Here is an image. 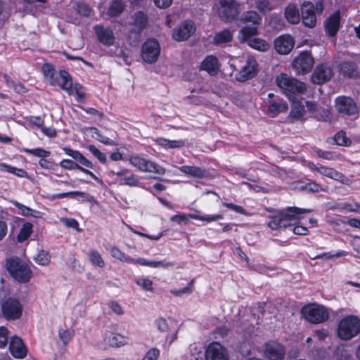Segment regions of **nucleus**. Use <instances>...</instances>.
<instances>
[{"label": "nucleus", "instance_id": "obj_1", "mask_svg": "<svg viewBox=\"0 0 360 360\" xmlns=\"http://www.w3.org/2000/svg\"><path fill=\"white\" fill-rule=\"evenodd\" d=\"M311 210L302 209L297 207H288L278 210L269 217L268 226L273 230L285 229L295 224L300 219V215L309 213Z\"/></svg>", "mask_w": 360, "mask_h": 360}, {"label": "nucleus", "instance_id": "obj_2", "mask_svg": "<svg viewBox=\"0 0 360 360\" xmlns=\"http://www.w3.org/2000/svg\"><path fill=\"white\" fill-rule=\"evenodd\" d=\"M44 77L52 86L58 85L70 95L72 93V79L65 70L56 72L51 64L45 63L42 66Z\"/></svg>", "mask_w": 360, "mask_h": 360}, {"label": "nucleus", "instance_id": "obj_3", "mask_svg": "<svg viewBox=\"0 0 360 360\" xmlns=\"http://www.w3.org/2000/svg\"><path fill=\"white\" fill-rule=\"evenodd\" d=\"M5 266L9 274L20 283L27 282L31 277L32 271L30 267L18 257H13L7 259Z\"/></svg>", "mask_w": 360, "mask_h": 360}, {"label": "nucleus", "instance_id": "obj_4", "mask_svg": "<svg viewBox=\"0 0 360 360\" xmlns=\"http://www.w3.org/2000/svg\"><path fill=\"white\" fill-rule=\"evenodd\" d=\"M360 332V319L354 315L343 318L338 326V335L345 340L352 339Z\"/></svg>", "mask_w": 360, "mask_h": 360}, {"label": "nucleus", "instance_id": "obj_5", "mask_svg": "<svg viewBox=\"0 0 360 360\" xmlns=\"http://www.w3.org/2000/svg\"><path fill=\"white\" fill-rule=\"evenodd\" d=\"M301 17L303 24L309 27L313 28L316 25V14H321L323 10L321 1H317L316 6L309 1H305L300 7Z\"/></svg>", "mask_w": 360, "mask_h": 360}, {"label": "nucleus", "instance_id": "obj_6", "mask_svg": "<svg viewBox=\"0 0 360 360\" xmlns=\"http://www.w3.org/2000/svg\"><path fill=\"white\" fill-rule=\"evenodd\" d=\"M301 311L303 317L313 324L323 323L329 318L328 309L316 303L303 307Z\"/></svg>", "mask_w": 360, "mask_h": 360}, {"label": "nucleus", "instance_id": "obj_7", "mask_svg": "<svg viewBox=\"0 0 360 360\" xmlns=\"http://www.w3.org/2000/svg\"><path fill=\"white\" fill-rule=\"evenodd\" d=\"M276 83L277 86L285 93L297 94H304L306 91V85L304 83L295 78L290 77L284 73L276 77Z\"/></svg>", "mask_w": 360, "mask_h": 360}, {"label": "nucleus", "instance_id": "obj_8", "mask_svg": "<svg viewBox=\"0 0 360 360\" xmlns=\"http://www.w3.org/2000/svg\"><path fill=\"white\" fill-rule=\"evenodd\" d=\"M1 309L5 319L14 321L21 317L23 307L18 299L9 297L2 302Z\"/></svg>", "mask_w": 360, "mask_h": 360}, {"label": "nucleus", "instance_id": "obj_9", "mask_svg": "<svg viewBox=\"0 0 360 360\" xmlns=\"http://www.w3.org/2000/svg\"><path fill=\"white\" fill-rule=\"evenodd\" d=\"M219 15L224 21L231 22L235 20L241 12V5L235 0H219Z\"/></svg>", "mask_w": 360, "mask_h": 360}, {"label": "nucleus", "instance_id": "obj_10", "mask_svg": "<svg viewBox=\"0 0 360 360\" xmlns=\"http://www.w3.org/2000/svg\"><path fill=\"white\" fill-rule=\"evenodd\" d=\"M335 108L337 112L344 116H356L359 114V108L353 98L340 96L335 98Z\"/></svg>", "mask_w": 360, "mask_h": 360}, {"label": "nucleus", "instance_id": "obj_11", "mask_svg": "<svg viewBox=\"0 0 360 360\" xmlns=\"http://www.w3.org/2000/svg\"><path fill=\"white\" fill-rule=\"evenodd\" d=\"M129 162L142 172H154L160 175L165 174L166 172V169L164 167L137 155L131 156L129 158Z\"/></svg>", "mask_w": 360, "mask_h": 360}, {"label": "nucleus", "instance_id": "obj_12", "mask_svg": "<svg viewBox=\"0 0 360 360\" xmlns=\"http://www.w3.org/2000/svg\"><path fill=\"white\" fill-rule=\"evenodd\" d=\"M258 71V64L256 59L252 56H248L245 64L236 75V79L238 82H244L255 77Z\"/></svg>", "mask_w": 360, "mask_h": 360}, {"label": "nucleus", "instance_id": "obj_13", "mask_svg": "<svg viewBox=\"0 0 360 360\" xmlns=\"http://www.w3.org/2000/svg\"><path fill=\"white\" fill-rule=\"evenodd\" d=\"M314 63L311 53L303 51L293 60L292 65L297 74L304 75L311 70Z\"/></svg>", "mask_w": 360, "mask_h": 360}, {"label": "nucleus", "instance_id": "obj_14", "mask_svg": "<svg viewBox=\"0 0 360 360\" xmlns=\"http://www.w3.org/2000/svg\"><path fill=\"white\" fill-rule=\"evenodd\" d=\"M262 350L264 356L268 360H283L285 354L284 346L274 341L265 343Z\"/></svg>", "mask_w": 360, "mask_h": 360}, {"label": "nucleus", "instance_id": "obj_15", "mask_svg": "<svg viewBox=\"0 0 360 360\" xmlns=\"http://www.w3.org/2000/svg\"><path fill=\"white\" fill-rule=\"evenodd\" d=\"M160 53V45L155 39H149L142 46V58L148 63H155L158 60Z\"/></svg>", "mask_w": 360, "mask_h": 360}, {"label": "nucleus", "instance_id": "obj_16", "mask_svg": "<svg viewBox=\"0 0 360 360\" xmlns=\"http://www.w3.org/2000/svg\"><path fill=\"white\" fill-rule=\"evenodd\" d=\"M195 32V24L191 20H185L173 30L174 40L182 41L187 40Z\"/></svg>", "mask_w": 360, "mask_h": 360}, {"label": "nucleus", "instance_id": "obj_17", "mask_svg": "<svg viewBox=\"0 0 360 360\" xmlns=\"http://www.w3.org/2000/svg\"><path fill=\"white\" fill-rule=\"evenodd\" d=\"M205 360H229L227 350L219 342H214L206 349Z\"/></svg>", "mask_w": 360, "mask_h": 360}, {"label": "nucleus", "instance_id": "obj_18", "mask_svg": "<svg viewBox=\"0 0 360 360\" xmlns=\"http://www.w3.org/2000/svg\"><path fill=\"white\" fill-rule=\"evenodd\" d=\"M333 76V69L326 64H321L314 70L311 80L314 84H321L330 80Z\"/></svg>", "mask_w": 360, "mask_h": 360}, {"label": "nucleus", "instance_id": "obj_19", "mask_svg": "<svg viewBox=\"0 0 360 360\" xmlns=\"http://www.w3.org/2000/svg\"><path fill=\"white\" fill-rule=\"evenodd\" d=\"M94 30L98 40L101 44L107 46H112L114 44L115 37L110 27H105L103 25H96Z\"/></svg>", "mask_w": 360, "mask_h": 360}, {"label": "nucleus", "instance_id": "obj_20", "mask_svg": "<svg viewBox=\"0 0 360 360\" xmlns=\"http://www.w3.org/2000/svg\"><path fill=\"white\" fill-rule=\"evenodd\" d=\"M294 40L290 35H282L274 41L276 51L280 54L289 53L294 47Z\"/></svg>", "mask_w": 360, "mask_h": 360}, {"label": "nucleus", "instance_id": "obj_21", "mask_svg": "<svg viewBox=\"0 0 360 360\" xmlns=\"http://www.w3.org/2000/svg\"><path fill=\"white\" fill-rule=\"evenodd\" d=\"M148 15L142 12L138 11L131 15V22L130 24L134 26L131 32L139 34L148 25Z\"/></svg>", "mask_w": 360, "mask_h": 360}, {"label": "nucleus", "instance_id": "obj_22", "mask_svg": "<svg viewBox=\"0 0 360 360\" xmlns=\"http://www.w3.org/2000/svg\"><path fill=\"white\" fill-rule=\"evenodd\" d=\"M9 349L12 355L18 359L24 358L27 354V350L22 340L18 337H13L11 339Z\"/></svg>", "mask_w": 360, "mask_h": 360}, {"label": "nucleus", "instance_id": "obj_23", "mask_svg": "<svg viewBox=\"0 0 360 360\" xmlns=\"http://www.w3.org/2000/svg\"><path fill=\"white\" fill-rule=\"evenodd\" d=\"M340 16L338 12L335 13L331 15L325 22V28L327 33L330 37H334L336 35L340 27Z\"/></svg>", "mask_w": 360, "mask_h": 360}, {"label": "nucleus", "instance_id": "obj_24", "mask_svg": "<svg viewBox=\"0 0 360 360\" xmlns=\"http://www.w3.org/2000/svg\"><path fill=\"white\" fill-rule=\"evenodd\" d=\"M284 15L286 20L292 25H297L300 22V15L296 4L290 3L285 8Z\"/></svg>", "mask_w": 360, "mask_h": 360}, {"label": "nucleus", "instance_id": "obj_25", "mask_svg": "<svg viewBox=\"0 0 360 360\" xmlns=\"http://www.w3.org/2000/svg\"><path fill=\"white\" fill-rule=\"evenodd\" d=\"M201 69L207 71L211 75H215L219 71V63L217 57L207 56L201 63Z\"/></svg>", "mask_w": 360, "mask_h": 360}, {"label": "nucleus", "instance_id": "obj_26", "mask_svg": "<svg viewBox=\"0 0 360 360\" xmlns=\"http://www.w3.org/2000/svg\"><path fill=\"white\" fill-rule=\"evenodd\" d=\"M290 117L294 120H304L307 119L304 106L300 101H293Z\"/></svg>", "mask_w": 360, "mask_h": 360}, {"label": "nucleus", "instance_id": "obj_27", "mask_svg": "<svg viewBox=\"0 0 360 360\" xmlns=\"http://www.w3.org/2000/svg\"><path fill=\"white\" fill-rule=\"evenodd\" d=\"M318 172L323 176L341 182H342L345 178L344 174L341 172L336 171L333 168L327 167L322 165L319 167Z\"/></svg>", "mask_w": 360, "mask_h": 360}, {"label": "nucleus", "instance_id": "obj_28", "mask_svg": "<svg viewBox=\"0 0 360 360\" xmlns=\"http://www.w3.org/2000/svg\"><path fill=\"white\" fill-rule=\"evenodd\" d=\"M179 170L185 174L196 178H204L206 176V170L195 166L184 165L179 167Z\"/></svg>", "mask_w": 360, "mask_h": 360}, {"label": "nucleus", "instance_id": "obj_29", "mask_svg": "<svg viewBox=\"0 0 360 360\" xmlns=\"http://www.w3.org/2000/svg\"><path fill=\"white\" fill-rule=\"evenodd\" d=\"M156 143L160 146L165 149H172L176 148H182L185 146V141L184 140H167L163 138H159L156 139Z\"/></svg>", "mask_w": 360, "mask_h": 360}, {"label": "nucleus", "instance_id": "obj_30", "mask_svg": "<svg viewBox=\"0 0 360 360\" xmlns=\"http://www.w3.org/2000/svg\"><path fill=\"white\" fill-rule=\"evenodd\" d=\"M340 72L345 76L352 77L357 74V67L354 62L346 61L340 65Z\"/></svg>", "mask_w": 360, "mask_h": 360}, {"label": "nucleus", "instance_id": "obj_31", "mask_svg": "<svg viewBox=\"0 0 360 360\" xmlns=\"http://www.w3.org/2000/svg\"><path fill=\"white\" fill-rule=\"evenodd\" d=\"M288 110V104L282 100L278 101H270L268 107V111L274 116L279 112H285Z\"/></svg>", "mask_w": 360, "mask_h": 360}, {"label": "nucleus", "instance_id": "obj_32", "mask_svg": "<svg viewBox=\"0 0 360 360\" xmlns=\"http://www.w3.org/2000/svg\"><path fill=\"white\" fill-rule=\"evenodd\" d=\"M247 42L250 47L260 51H266L271 46L267 41L259 38L249 39Z\"/></svg>", "mask_w": 360, "mask_h": 360}, {"label": "nucleus", "instance_id": "obj_33", "mask_svg": "<svg viewBox=\"0 0 360 360\" xmlns=\"http://www.w3.org/2000/svg\"><path fill=\"white\" fill-rule=\"evenodd\" d=\"M233 34L229 30H224L215 34L214 37V43L215 44H222L229 42L232 40Z\"/></svg>", "mask_w": 360, "mask_h": 360}, {"label": "nucleus", "instance_id": "obj_34", "mask_svg": "<svg viewBox=\"0 0 360 360\" xmlns=\"http://www.w3.org/2000/svg\"><path fill=\"white\" fill-rule=\"evenodd\" d=\"M12 203L13 205H15L16 207H18L20 211L21 214L23 216H32L35 218H39L41 217V212L34 210H32L20 202H18L16 200L12 201Z\"/></svg>", "mask_w": 360, "mask_h": 360}, {"label": "nucleus", "instance_id": "obj_35", "mask_svg": "<svg viewBox=\"0 0 360 360\" xmlns=\"http://www.w3.org/2000/svg\"><path fill=\"white\" fill-rule=\"evenodd\" d=\"M124 8V4L122 0H112L108 13L109 15L116 17L122 13Z\"/></svg>", "mask_w": 360, "mask_h": 360}, {"label": "nucleus", "instance_id": "obj_36", "mask_svg": "<svg viewBox=\"0 0 360 360\" xmlns=\"http://www.w3.org/2000/svg\"><path fill=\"white\" fill-rule=\"evenodd\" d=\"M241 21L243 22H251L256 25L261 23L262 18L257 12L250 11L243 13L241 17Z\"/></svg>", "mask_w": 360, "mask_h": 360}, {"label": "nucleus", "instance_id": "obj_37", "mask_svg": "<svg viewBox=\"0 0 360 360\" xmlns=\"http://www.w3.org/2000/svg\"><path fill=\"white\" fill-rule=\"evenodd\" d=\"M32 224L28 222L22 225L17 236V239L19 243L25 241L30 236L32 232Z\"/></svg>", "mask_w": 360, "mask_h": 360}, {"label": "nucleus", "instance_id": "obj_38", "mask_svg": "<svg viewBox=\"0 0 360 360\" xmlns=\"http://www.w3.org/2000/svg\"><path fill=\"white\" fill-rule=\"evenodd\" d=\"M106 340L111 347H120L125 343L124 338L118 333H110Z\"/></svg>", "mask_w": 360, "mask_h": 360}, {"label": "nucleus", "instance_id": "obj_39", "mask_svg": "<svg viewBox=\"0 0 360 360\" xmlns=\"http://www.w3.org/2000/svg\"><path fill=\"white\" fill-rule=\"evenodd\" d=\"M257 34V28L255 25L245 26L240 31V35L243 41H248L249 39Z\"/></svg>", "mask_w": 360, "mask_h": 360}, {"label": "nucleus", "instance_id": "obj_40", "mask_svg": "<svg viewBox=\"0 0 360 360\" xmlns=\"http://www.w3.org/2000/svg\"><path fill=\"white\" fill-rule=\"evenodd\" d=\"M332 209H340V210H345L347 212H355L360 211V203H358L356 202H354L353 203L350 202H344V203H339L335 205L334 207H332Z\"/></svg>", "mask_w": 360, "mask_h": 360}, {"label": "nucleus", "instance_id": "obj_41", "mask_svg": "<svg viewBox=\"0 0 360 360\" xmlns=\"http://www.w3.org/2000/svg\"><path fill=\"white\" fill-rule=\"evenodd\" d=\"M88 255L91 262L93 264L101 268L105 266L104 260L103 259L101 254L97 250H90Z\"/></svg>", "mask_w": 360, "mask_h": 360}, {"label": "nucleus", "instance_id": "obj_42", "mask_svg": "<svg viewBox=\"0 0 360 360\" xmlns=\"http://www.w3.org/2000/svg\"><path fill=\"white\" fill-rule=\"evenodd\" d=\"M110 253H111V255L122 261V262H135V259H133V258H131L128 256H126L122 252H121V250L117 248V247H112L110 250Z\"/></svg>", "mask_w": 360, "mask_h": 360}, {"label": "nucleus", "instance_id": "obj_43", "mask_svg": "<svg viewBox=\"0 0 360 360\" xmlns=\"http://www.w3.org/2000/svg\"><path fill=\"white\" fill-rule=\"evenodd\" d=\"M6 169L8 172L13 174L20 177H25L27 174V172L22 169H18L14 167L7 165L6 164H0V170Z\"/></svg>", "mask_w": 360, "mask_h": 360}, {"label": "nucleus", "instance_id": "obj_44", "mask_svg": "<svg viewBox=\"0 0 360 360\" xmlns=\"http://www.w3.org/2000/svg\"><path fill=\"white\" fill-rule=\"evenodd\" d=\"M335 143L341 146H349L352 141L347 137L346 133L344 131H340L334 136Z\"/></svg>", "mask_w": 360, "mask_h": 360}, {"label": "nucleus", "instance_id": "obj_45", "mask_svg": "<svg viewBox=\"0 0 360 360\" xmlns=\"http://www.w3.org/2000/svg\"><path fill=\"white\" fill-rule=\"evenodd\" d=\"M312 117L316 118L318 121L326 122L330 120L331 114L328 110L320 107Z\"/></svg>", "mask_w": 360, "mask_h": 360}, {"label": "nucleus", "instance_id": "obj_46", "mask_svg": "<svg viewBox=\"0 0 360 360\" xmlns=\"http://www.w3.org/2000/svg\"><path fill=\"white\" fill-rule=\"evenodd\" d=\"M328 187H323L322 186L316 184L314 181L309 182L304 186H302L301 190L307 191L311 193H318L320 191H326Z\"/></svg>", "mask_w": 360, "mask_h": 360}, {"label": "nucleus", "instance_id": "obj_47", "mask_svg": "<svg viewBox=\"0 0 360 360\" xmlns=\"http://www.w3.org/2000/svg\"><path fill=\"white\" fill-rule=\"evenodd\" d=\"M188 216L191 219L205 221L206 222L215 221L223 219V215L220 214L209 216H200L197 214H189Z\"/></svg>", "mask_w": 360, "mask_h": 360}, {"label": "nucleus", "instance_id": "obj_48", "mask_svg": "<svg viewBox=\"0 0 360 360\" xmlns=\"http://www.w3.org/2000/svg\"><path fill=\"white\" fill-rule=\"evenodd\" d=\"M122 181V184H125L129 186H139V179L134 174H127L125 177L120 179Z\"/></svg>", "mask_w": 360, "mask_h": 360}, {"label": "nucleus", "instance_id": "obj_49", "mask_svg": "<svg viewBox=\"0 0 360 360\" xmlns=\"http://www.w3.org/2000/svg\"><path fill=\"white\" fill-rule=\"evenodd\" d=\"M87 149L103 164L106 163L107 158L105 153L98 150L94 145H89Z\"/></svg>", "mask_w": 360, "mask_h": 360}, {"label": "nucleus", "instance_id": "obj_50", "mask_svg": "<svg viewBox=\"0 0 360 360\" xmlns=\"http://www.w3.org/2000/svg\"><path fill=\"white\" fill-rule=\"evenodd\" d=\"M34 259L37 264L43 266L47 265L50 262V256L44 250L39 251Z\"/></svg>", "mask_w": 360, "mask_h": 360}, {"label": "nucleus", "instance_id": "obj_51", "mask_svg": "<svg viewBox=\"0 0 360 360\" xmlns=\"http://www.w3.org/2000/svg\"><path fill=\"white\" fill-rule=\"evenodd\" d=\"M23 151H25L27 153L33 155L39 158H46L49 157L51 154V153L48 150H46L41 148H37L34 149H29V148H23Z\"/></svg>", "mask_w": 360, "mask_h": 360}, {"label": "nucleus", "instance_id": "obj_52", "mask_svg": "<svg viewBox=\"0 0 360 360\" xmlns=\"http://www.w3.org/2000/svg\"><path fill=\"white\" fill-rule=\"evenodd\" d=\"M76 10L79 14L86 17L91 15L92 12L91 8L88 5L82 3L77 5Z\"/></svg>", "mask_w": 360, "mask_h": 360}, {"label": "nucleus", "instance_id": "obj_53", "mask_svg": "<svg viewBox=\"0 0 360 360\" xmlns=\"http://www.w3.org/2000/svg\"><path fill=\"white\" fill-rule=\"evenodd\" d=\"M255 7L262 13H265L271 10L270 3L268 0H257Z\"/></svg>", "mask_w": 360, "mask_h": 360}, {"label": "nucleus", "instance_id": "obj_54", "mask_svg": "<svg viewBox=\"0 0 360 360\" xmlns=\"http://www.w3.org/2000/svg\"><path fill=\"white\" fill-rule=\"evenodd\" d=\"M136 283L137 285L142 287L144 290H148V291H153V282L148 278H141L136 281Z\"/></svg>", "mask_w": 360, "mask_h": 360}, {"label": "nucleus", "instance_id": "obj_55", "mask_svg": "<svg viewBox=\"0 0 360 360\" xmlns=\"http://www.w3.org/2000/svg\"><path fill=\"white\" fill-rule=\"evenodd\" d=\"M270 25L275 29H282L284 26V22L279 15H272L270 19Z\"/></svg>", "mask_w": 360, "mask_h": 360}, {"label": "nucleus", "instance_id": "obj_56", "mask_svg": "<svg viewBox=\"0 0 360 360\" xmlns=\"http://www.w3.org/2000/svg\"><path fill=\"white\" fill-rule=\"evenodd\" d=\"M74 332L70 331L69 330H59V338L63 341L64 345H67L68 342L71 340L73 336Z\"/></svg>", "mask_w": 360, "mask_h": 360}, {"label": "nucleus", "instance_id": "obj_57", "mask_svg": "<svg viewBox=\"0 0 360 360\" xmlns=\"http://www.w3.org/2000/svg\"><path fill=\"white\" fill-rule=\"evenodd\" d=\"M8 330L6 327H0V347H4L8 343Z\"/></svg>", "mask_w": 360, "mask_h": 360}, {"label": "nucleus", "instance_id": "obj_58", "mask_svg": "<svg viewBox=\"0 0 360 360\" xmlns=\"http://www.w3.org/2000/svg\"><path fill=\"white\" fill-rule=\"evenodd\" d=\"M194 281L192 280L188 285L181 290H172L170 292L175 296H181L183 294L191 293Z\"/></svg>", "mask_w": 360, "mask_h": 360}, {"label": "nucleus", "instance_id": "obj_59", "mask_svg": "<svg viewBox=\"0 0 360 360\" xmlns=\"http://www.w3.org/2000/svg\"><path fill=\"white\" fill-rule=\"evenodd\" d=\"M316 154L319 158L331 160L336 158V155L334 152L332 151H325L321 149H318L316 150Z\"/></svg>", "mask_w": 360, "mask_h": 360}, {"label": "nucleus", "instance_id": "obj_60", "mask_svg": "<svg viewBox=\"0 0 360 360\" xmlns=\"http://www.w3.org/2000/svg\"><path fill=\"white\" fill-rule=\"evenodd\" d=\"M160 355L159 349L156 348L150 349L141 360H157Z\"/></svg>", "mask_w": 360, "mask_h": 360}, {"label": "nucleus", "instance_id": "obj_61", "mask_svg": "<svg viewBox=\"0 0 360 360\" xmlns=\"http://www.w3.org/2000/svg\"><path fill=\"white\" fill-rule=\"evenodd\" d=\"M63 150L65 151V153L71 156L72 158H74L75 160H77V161H80V160L82 159L83 155L77 151V150H72L69 148H63Z\"/></svg>", "mask_w": 360, "mask_h": 360}, {"label": "nucleus", "instance_id": "obj_62", "mask_svg": "<svg viewBox=\"0 0 360 360\" xmlns=\"http://www.w3.org/2000/svg\"><path fill=\"white\" fill-rule=\"evenodd\" d=\"M223 205L229 209H231L238 213L242 214H247L246 211L244 210V208L240 205H235L233 203H228V202H224Z\"/></svg>", "mask_w": 360, "mask_h": 360}, {"label": "nucleus", "instance_id": "obj_63", "mask_svg": "<svg viewBox=\"0 0 360 360\" xmlns=\"http://www.w3.org/2000/svg\"><path fill=\"white\" fill-rule=\"evenodd\" d=\"M72 93L71 94H73L74 92L76 93L77 97L79 99H82L84 97V92L83 90V86L77 83L74 86L72 84Z\"/></svg>", "mask_w": 360, "mask_h": 360}, {"label": "nucleus", "instance_id": "obj_64", "mask_svg": "<svg viewBox=\"0 0 360 360\" xmlns=\"http://www.w3.org/2000/svg\"><path fill=\"white\" fill-rule=\"evenodd\" d=\"M156 325L160 331L166 332L169 330V326L166 319L163 318H159L156 320Z\"/></svg>", "mask_w": 360, "mask_h": 360}]
</instances>
